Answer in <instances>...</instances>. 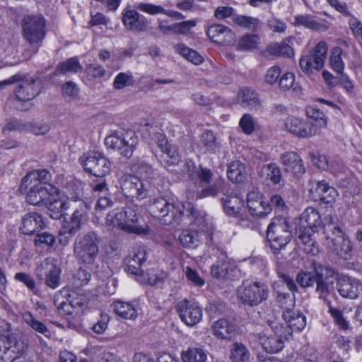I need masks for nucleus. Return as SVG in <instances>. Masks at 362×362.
<instances>
[{
    "mask_svg": "<svg viewBox=\"0 0 362 362\" xmlns=\"http://www.w3.org/2000/svg\"><path fill=\"white\" fill-rule=\"evenodd\" d=\"M0 330V358L13 362L27 354L29 341L21 332L12 329L9 322L3 321Z\"/></svg>",
    "mask_w": 362,
    "mask_h": 362,
    "instance_id": "7ed1b4c3",
    "label": "nucleus"
},
{
    "mask_svg": "<svg viewBox=\"0 0 362 362\" xmlns=\"http://www.w3.org/2000/svg\"><path fill=\"white\" fill-rule=\"evenodd\" d=\"M274 332H276L274 331ZM284 337H280L278 334L275 333L274 337H267L263 334H258L257 337V341L265 351L268 353H276L281 351L284 347V341L282 339Z\"/></svg>",
    "mask_w": 362,
    "mask_h": 362,
    "instance_id": "c85d7f7f",
    "label": "nucleus"
},
{
    "mask_svg": "<svg viewBox=\"0 0 362 362\" xmlns=\"http://www.w3.org/2000/svg\"><path fill=\"white\" fill-rule=\"evenodd\" d=\"M224 211L230 216H236L243 206V200L238 196L226 195L222 198Z\"/></svg>",
    "mask_w": 362,
    "mask_h": 362,
    "instance_id": "473e14b6",
    "label": "nucleus"
},
{
    "mask_svg": "<svg viewBox=\"0 0 362 362\" xmlns=\"http://www.w3.org/2000/svg\"><path fill=\"white\" fill-rule=\"evenodd\" d=\"M228 178L233 182H242L245 178V168L239 160L232 161L228 167Z\"/></svg>",
    "mask_w": 362,
    "mask_h": 362,
    "instance_id": "58836bf2",
    "label": "nucleus"
},
{
    "mask_svg": "<svg viewBox=\"0 0 362 362\" xmlns=\"http://www.w3.org/2000/svg\"><path fill=\"white\" fill-rule=\"evenodd\" d=\"M338 291L344 298L355 299L362 291V285L355 279H342L338 281Z\"/></svg>",
    "mask_w": 362,
    "mask_h": 362,
    "instance_id": "b1692460",
    "label": "nucleus"
},
{
    "mask_svg": "<svg viewBox=\"0 0 362 362\" xmlns=\"http://www.w3.org/2000/svg\"><path fill=\"white\" fill-rule=\"evenodd\" d=\"M135 8L140 11L153 16L163 14V12H164L163 6L150 3H138L135 5Z\"/></svg>",
    "mask_w": 362,
    "mask_h": 362,
    "instance_id": "052dcab7",
    "label": "nucleus"
},
{
    "mask_svg": "<svg viewBox=\"0 0 362 362\" xmlns=\"http://www.w3.org/2000/svg\"><path fill=\"white\" fill-rule=\"evenodd\" d=\"M68 296L78 315H81L87 305L86 296L76 292H71Z\"/></svg>",
    "mask_w": 362,
    "mask_h": 362,
    "instance_id": "6e6d98bb",
    "label": "nucleus"
},
{
    "mask_svg": "<svg viewBox=\"0 0 362 362\" xmlns=\"http://www.w3.org/2000/svg\"><path fill=\"white\" fill-rule=\"evenodd\" d=\"M269 293V288L265 283L245 280L238 287L237 295L243 304L253 307L266 300Z\"/></svg>",
    "mask_w": 362,
    "mask_h": 362,
    "instance_id": "39448f33",
    "label": "nucleus"
},
{
    "mask_svg": "<svg viewBox=\"0 0 362 362\" xmlns=\"http://www.w3.org/2000/svg\"><path fill=\"white\" fill-rule=\"evenodd\" d=\"M315 292L320 299L324 300L328 307L331 306L330 298L334 296V289L333 281H316Z\"/></svg>",
    "mask_w": 362,
    "mask_h": 362,
    "instance_id": "72a5a7b5",
    "label": "nucleus"
},
{
    "mask_svg": "<svg viewBox=\"0 0 362 362\" xmlns=\"http://www.w3.org/2000/svg\"><path fill=\"white\" fill-rule=\"evenodd\" d=\"M259 175L264 179L271 180L274 184H278L281 180L280 168L274 163L264 165L260 171Z\"/></svg>",
    "mask_w": 362,
    "mask_h": 362,
    "instance_id": "79ce46f5",
    "label": "nucleus"
},
{
    "mask_svg": "<svg viewBox=\"0 0 362 362\" xmlns=\"http://www.w3.org/2000/svg\"><path fill=\"white\" fill-rule=\"evenodd\" d=\"M280 160L285 170L293 175L300 176L305 173L303 160L297 153L294 152L285 153L281 155Z\"/></svg>",
    "mask_w": 362,
    "mask_h": 362,
    "instance_id": "4be33fe9",
    "label": "nucleus"
},
{
    "mask_svg": "<svg viewBox=\"0 0 362 362\" xmlns=\"http://www.w3.org/2000/svg\"><path fill=\"white\" fill-rule=\"evenodd\" d=\"M146 251L144 246L139 245L132 248L126 258V271L134 275L142 273L141 265L146 261Z\"/></svg>",
    "mask_w": 362,
    "mask_h": 362,
    "instance_id": "a211bd4d",
    "label": "nucleus"
},
{
    "mask_svg": "<svg viewBox=\"0 0 362 362\" xmlns=\"http://www.w3.org/2000/svg\"><path fill=\"white\" fill-rule=\"evenodd\" d=\"M333 239L334 250L337 255L344 259H349L352 250L351 243L349 239L344 237V233L337 234Z\"/></svg>",
    "mask_w": 362,
    "mask_h": 362,
    "instance_id": "2f4dec72",
    "label": "nucleus"
},
{
    "mask_svg": "<svg viewBox=\"0 0 362 362\" xmlns=\"http://www.w3.org/2000/svg\"><path fill=\"white\" fill-rule=\"evenodd\" d=\"M61 269L54 258H46L36 269V274L40 281H45L47 286L56 288L60 283Z\"/></svg>",
    "mask_w": 362,
    "mask_h": 362,
    "instance_id": "f8f14e48",
    "label": "nucleus"
},
{
    "mask_svg": "<svg viewBox=\"0 0 362 362\" xmlns=\"http://www.w3.org/2000/svg\"><path fill=\"white\" fill-rule=\"evenodd\" d=\"M230 358L233 362H246L250 358V352L243 344L235 342L232 345Z\"/></svg>",
    "mask_w": 362,
    "mask_h": 362,
    "instance_id": "c03bdc74",
    "label": "nucleus"
},
{
    "mask_svg": "<svg viewBox=\"0 0 362 362\" xmlns=\"http://www.w3.org/2000/svg\"><path fill=\"white\" fill-rule=\"evenodd\" d=\"M183 362H206L207 355L202 348L189 347L181 353Z\"/></svg>",
    "mask_w": 362,
    "mask_h": 362,
    "instance_id": "4c0bfd02",
    "label": "nucleus"
},
{
    "mask_svg": "<svg viewBox=\"0 0 362 362\" xmlns=\"http://www.w3.org/2000/svg\"><path fill=\"white\" fill-rule=\"evenodd\" d=\"M235 267L228 261L226 259H221L211 266V274L213 277L217 279H229L233 276L232 273L235 272Z\"/></svg>",
    "mask_w": 362,
    "mask_h": 362,
    "instance_id": "c756f323",
    "label": "nucleus"
},
{
    "mask_svg": "<svg viewBox=\"0 0 362 362\" xmlns=\"http://www.w3.org/2000/svg\"><path fill=\"white\" fill-rule=\"evenodd\" d=\"M233 21L239 26L252 31L257 30L261 26L259 19L251 16L235 15L233 17Z\"/></svg>",
    "mask_w": 362,
    "mask_h": 362,
    "instance_id": "a18cd8bd",
    "label": "nucleus"
},
{
    "mask_svg": "<svg viewBox=\"0 0 362 362\" xmlns=\"http://www.w3.org/2000/svg\"><path fill=\"white\" fill-rule=\"evenodd\" d=\"M50 174L46 170L30 171L22 179L20 190L26 192V202L32 205L46 204L57 193V189L49 183Z\"/></svg>",
    "mask_w": 362,
    "mask_h": 362,
    "instance_id": "f03ea898",
    "label": "nucleus"
},
{
    "mask_svg": "<svg viewBox=\"0 0 362 362\" xmlns=\"http://www.w3.org/2000/svg\"><path fill=\"white\" fill-rule=\"evenodd\" d=\"M23 320L33 329L35 331L44 334L45 337L50 335V332L46 327V325L35 319L30 313H26L23 315Z\"/></svg>",
    "mask_w": 362,
    "mask_h": 362,
    "instance_id": "8fccbe9b",
    "label": "nucleus"
},
{
    "mask_svg": "<svg viewBox=\"0 0 362 362\" xmlns=\"http://www.w3.org/2000/svg\"><path fill=\"white\" fill-rule=\"evenodd\" d=\"M197 24L195 20H189L180 23H174L175 34L186 35L190 29Z\"/></svg>",
    "mask_w": 362,
    "mask_h": 362,
    "instance_id": "338daca9",
    "label": "nucleus"
},
{
    "mask_svg": "<svg viewBox=\"0 0 362 362\" xmlns=\"http://www.w3.org/2000/svg\"><path fill=\"white\" fill-rule=\"evenodd\" d=\"M115 313L123 319L135 320L137 317V310L133 303L115 301Z\"/></svg>",
    "mask_w": 362,
    "mask_h": 362,
    "instance_id": "c9c22d12",
    "label": "nucleus"
},
{
    "mask_svg": "<svg viewBox=\"0 0 362 362\" xmlns=\"http://www.w3.org/2000/svg\"><path fill=\"white\" fill-rule=\"evenodd\" d=\"M201 144L206 151L215 153L218 148V144L215 135L211 131L206 130L203 132L201 136Z\"/></svg>",
    "mask_w": 362,
    "mask_h": 362,
    "instance_id": "864d4df0",
    "label": "nucleus"
},
{
    "mask_svg": "<svg viewBox=\"0 0 362 362\" xmlns=\"http://www.w3.org/2000/svg\"><path fill=\"white\" fill-rule=\"evenodd\" d=\"M120 188L127 197L143 199L146 192L140 179L131 175H125L119 179Z\"/></svg>",
    "mask_w": 362,
    "mask_h": 362,
    "instance_id": "dca6fc26",
    "label": "nucleus"
},
{
    "mask_svg": "<svg viewBox=\"0 0 362 362\" xmlns=\"http://www.w3.org/2000/svg\"><path fill=\"white\" fill-rule=\"evenodd\" d=\"M20 83L16 89V97L21 101H30L38 95L42 89L41 82L37 78H26L21 75Z\"/></svg>",
    "mask_w": 362,
    "mask_h": 362,
    "instance_id": "2eb2a0df",
    "label": "nucleus"
},
{
    "mask_svg": "<svg viewBox=\"0 0 362 362\" xmlns=\"http://www.w3.org/2000/svg\"><path fill=\"white\" fill-rule=\"evenodd\" d=\"M327 49V45L325 42H319L315 47L313 53L300 57L299 65L301 70L308 75L312 74L314 70H321L325 64Z\"/></svg>",
    "mask_w": 362,
    "mask_h": 362,
    "instance_id": "1a4fd4ad",
    "label": "nucleus"
},
{
    "mask_svg": "<svg viewBox=\"0 0 362 362\" xmlns=\"http://www.w3.org/2000/svg\"><path fill=\"white\" fill-rule=\"evenodd\" d=\"M47 206L49 216L53 219H59L66 215L65 211L69 208V204L62 199H54V197L45 204Z\"/></svg>",
    "mask_w": 362,
    "mask_h": 362,
    "instance_id": "7c9ffc66",
    "label": "nucleus"
},
{
    "mask_svg": "<svg viewBox=\"0 0 362 362\" xmlns=\"http://www.w3.org/2000/svg\"><path fill=\"white\" fill-rule=\"evenodd\" d=\"M247 206L249 213L252 216H264L272 211V206L269 203L264 201L261 196L255 192L247 194Z\"/></svg>",
    "mask_w": 362,
    "mask_h": 362,
    "instance_id": "f3484780",
    "label": "nucleus"
},
{
    "mask_svg": "<svg viewBox=\"0 0 362 362\" xmlns=\"http://www.w3.org/2000/svg\"><path fill=\"white\" fill-rule=\"evenodd\" d=\"M134 83L132 73H119L115 78V88L122 89Z\"/></svg>",
    "mask_w": 362,
    "mask_h": 362,
    "instance_id": "bf43d9fd",
    "label": "nucleus"
},
{
    "mask_svg": "<svg viewBox=\"0 0 362 362\" xmlns=\"http://www.w3.org/2000/svg\"><path fill=\"white\" fill-rule=\"evenodd\" d=\"M310 192L315 199H318L320 197H322V194L325 192H329V195H333L334 194V188L330 187L327 182L322 180L315 182V185L310 187Z\"/></svg>",
    "mask_w": 362,
    "mask_h": 362,
    "instance_id": "603ef678",
    "label": "nucleus"
},
{
    "mask_svg": "<svg viewBox=\"0 0 362 362\" xmlns=\"http://www.w3.org/2000/svg\"><path fill=\"white\" fill-rule=\"evenodd\" d=\"M117 225L122 230L137 235H146L148 233V227L140 226L136 224L137 214L132 207L117 209L115 214Z\"/></svg>",
    "mask_w": 362,
    "mask_h": 362,
    "instance_id": "9b49d317",
    "label": "nucleus"
},
{
    "mask_svg": "<svg viewBox=\"0 0 362 362\" xmlns=\"http://www.w3.org/2000/svg\"><path fill=\"white\" fill-rule=\"evenodd\" d=\"M291 232L285 218H275L268 226L267 238L274 250H279L290 241Z\"/></svg>",
    "mask_w": 362,
    "mask_h": 362,
    "instance_id": "423d86ee",
    "label": "nucleus"
},
{
    "mask_svg": "<svg viewBox=\"0 0 362 362\" xmlns=\"http://www.w3.org/2000/svg\"><path fill=\"white\" fill-rule=\"evenodd\" d=\"M306 115L311 121H307L310 123L312 129L315 130L316 134H319L321 129L327 127V117L322 111H320L317 105H310L306 107Z\"/></svg>",
    "mask_w": 362,
    "mask_h": 362,
    "instance_id": "cd10ccee",
    "label": "nucleus"
},
{
    "mask_svg": "<svg viewBox=\"0 0 362 362\" xmlns=\"http://www.w3.org/2000/svg\"><path fill=\"white\" fill-rule=\"evenodd\" d=\"M84 170L95 177H104L110 171L111 163L101 153L88 151L79 158Z\"/></svg>",
    "mask_w": 362,
    "mask_h": 362,
    "instance_id": "0eeeda50",
    "label": "nucleus"
},
{
    "mask_svg": "<svg viewBox=\"0 0 362 362\" xmlns=\"http://www.w3.org/2000/svg\"><path fill=\"white\" fill-rule=\"evenodd\" d=\"M300 224L306 230L308 228L313 233L321 226L322 221L318 211L314 208H307L300 215Z\"/></svg>",
    "mask_w": 362,
    "mask_h": 362,
    "instance_id": "a878e982",
    "label": "nucleus"
},
{
    "mask_svg": "<svg viewBox=\"0 0 362 362\" xmlns=\"http://www.w3.org/2000/svg\"><path fill=\"white\" fill-rule=\"evenodd\" d=\"M336 221L337 218L334 216L329 214L324 218L322 224L327 232H332L334 235L341 234L342 230Z\"/></svg>",
    "mask_w": 362,
    "mask_h": 362,
    "instance_id": "680f3d73",
    "label": "nucleus"
},
{
    "mask_svg": "<svg viewBox=\"0 0 362 362\" xmlns=\"http://www.w3.org/2000/svg\"><path fill=\"white\" fill-rule=\"evenodd\" d=\"M303 228L301 226L299 228L298 238L305 246L304 250L306 252L315 254L317 248L315 246V241L312 239L313 233L308 228L303 230H302Z\"/></svg>",
    "mask_w": 362,
    "mask_h": 362,
    "instance_id": "09e8293b",
    "label": "nucleus"
},
{
    "mask_svg": "<svg viewBox=\"0 0 362 362\" xmlns=\"http://www.w3.org/2000/svg\"><path fill=\"white\" fill-rule=\"evenodd\" d=\"M239 126L244 134L250 135L255 131V121L250 114L246 113L240 118Z\"/></svg>",
    "mask_w": 362,
    "mask_h": 362,
    "instance_id": "13d9d810",
    "label": "nucleus"
},
{
    "mask_svg": "<svg viewBox=\"0 0 362 362\" xmlns=\"http://www.w3.org/2000/svg\"><path fill=\"white\" fill-rule=\"evenodd\" d=\"M90 274L86 270L79 268L74 274V284L76 286L86 284L90 279Z\"/></svg>",
    "mask_w": 362,
    "mask_h": 362,
    "instance_id": "774afa93",
    "label": "nucleus"
},
{
    "mask_svg": "<svg viewBox=\"0 0 362 362\" xmlns=\"http://www.w3.org/2000/svg\"><path fill=\"white\" fill-rule=\"evenodd\" d=\"M22 32L29 44L41 42L45 35V18L40 15L25 16L22 21Z\"/></svg>",
    "mask_w": 362,
    "mask_h": 362,
    "instance_id": "6e6552de",
    "label": "nucleus"
},
{
    "mask_svg": "<svg viewBox=\"0 0 362 362\" xmlns=\"http://www.w3.org/2000/svg\"><path fill=\"white\" fill-rule=\"evenodd\" d=\"M123 23L129 29L134 31H144L146 30L148 22L146 18L141 16L134 10L127 11L123 16Z\"/></svg>",
    "mask_w": 362,
    "mask_h": 362,
    "instance_id": "bb28decb",
    "label": "nucleus"
},
{
    "mask_svg": "<svg viewBox=\"0 0 362 362\" xmlns=\"http://www.w3.org/2000/svg\"><path fill=\"white\" fill-rule=\"evenodd\" d=\"M207 35L214 42L230 45L235 42V33L226 26L220 24H214L207 30Z\"/></svg>",
    "mask_w": 362,
    "mask_h": 362,
    "instance_id": "aec40b11",
    "label": "nucleus"
},
{
    "mask_svg": "<svg viewBox=\"0 0 362 362\" xmlns=\"http://www.w3.org/2000/svg\"><path fill=\"white\" fill-rule=\"evenodd\" d=\"M148 210L151 216L165 226L180 227L189 225L191 229L197 230L199 233L206 226L205 215L190 202L175 205L163 197H159L148 205Z\"/></svg>",
    "mask_w": 362,
    "mask_h": 362,
    "instance_id": "f257e3e1",
    "label": "nucleus"
},
{
    "mask_svg": "<svg viewBox=\"0 0 362 362\" xmlns=\"http://www.w3.org/2000/svg\"><path fill=\"white\" fill-rule=\"evenodd\" d=\"M282 314V317L286 323V326L281 325L272 326L274 331L280 337L288 339L293 331L299 332L303 330L306 325L305 317L299 312H295L287 307Z\"/></svg>",
    "mask_w": 362,
    "mask_h": 362,
    "instance_id": "9d476101",
    "label": "nucleus"
},
{
    "mask_svg": "<svg viewBox=\"0 0 362 362\" xmlns=\"http://www.w3.org/2000/svg\"><path fill=\"white\" fill-rule=\"evenodd\" d=\"M162 152L167 156L168 159L165 161V168L168 170H171L170 169V167L178 165L180 161V155L175 145L170 144Z\"/></svg>",
    "mask_w": 362,
    "mask_h": 362,
    "instance_id": "de8ad7c7",
    "label": "nucleus"
},
{
    "mask_svg": "<svg viewBox=\"0 0 362 362\" xmlns=\"http://www.w3.org/2000/svg\"><path fill=\"white\" fill-rule=\"evenodd\" d=\"M199 236L197 230H183L179 235V242L184 247H196L199 243Z\"/></svg>",
    "mask_w": 362,
    "mask_h": 362,
    "instance_id": "ea45409f",
    "label": "nucleus"
},
{
    "mask_svg": "<svg viewBox=\"0 0 362 362\" xmlns=\"http://www.w3.org/2000/svg\"><path fill=\"white\" fill-rule=\"evenodd\" d=\"M211 331L218 339L230 340L235 334L236 327L228 320L222 318L214 322Z\"/></svg>",
    "mask_w": 362,
    "mask_h": 362,
    "instance_id": "5701e85b",
    "label": "nucleus"
},
{
    "mask_svg": "<svg viewBox=\"0 0 362 362\" xmlns=\"http://www.w3.org/2000/svg\"><path fill=\"white\" fill-rule=\"evenodd\" d=\"M259 37L256 35H246L242 37L238 44L239 50H250L256 48Z\"/></svg>",
    "mask_w": 362,
    "mask_h": 362,
    "instance_id": "4d7b16f0",
    "label": "nucleus"
},
{
    "mask_svg": "<svg viewBox=\"0 0 362 362\" xmlns=\"http://www.w3.org/2000/svg\"><path fill=\"white\" fill-rule=\"evenodd\" d=\"M314 268L316 281H332L330 280L335 274L333 269L327 266H323L315 261L312 263Z\"/></svg>",
    "mask_w": 362,
    "mask_h": 362,
    "instance_id": "49530a36",
    "label": "nucleus"
},
{
    "mask_svg": "<svg viewBox=\"0 0 362 362\" xmlns=\"http://www.w3.org/2000/svg\"><path fill=\"white\" fill-rule=\"evenodd\" d=\"M238 101L243 106L255 108L259 105L257 94L250 88H243L237 95Z\"/></svg>",
    "mask_w": 362,
    "mask_h": 362,
    "instance_id": "e433bc0d",
    "label": "nucleus"
},
{
    "mask_svg": "<svg viewBox=\"0 0 362 362\" xmlns=\"http://www.w3.org/2000/svg\"><path fill=\"white\" fill-rule=\"evenodd\" d=\"M221 182H216L197 193V197L199 199L205 198L207 197H216L220 191Z\"/></svg>",
    "mask_w": 362,
    "mask_h": 362,
    "instance_id": "0e129e2a",
    "label": "nucleus"
},
{
    "mask_svg": "<svg viewBox=\"0 0 362 362\" xmlns=\"http://www.w3.org/2000/svg\"><path fill=\"white\" fill-rule=\"evenodd\" d=\"M99 240L93 231L79 235L74 243V253L78 261L92 264L99 252Z\"/></svg>",
    "mask_w": 362,
    "mask_h": 362,
    "instance_id": "20e7f679",
    "label": "nucleus"
},
{
    "mask_svg": "<svg viewBox=\"0 0 362 362\" xmlns=\"http://www.w3.org/2000/svg\"><path fill=\"white\" fill-rule=\"evenodd\" d=\"M284 126L289 132L298 137L308 138L316 135L315 130L312 129L310 123L298 118H287Z\"/></svg>",
    "mask_w": 362,
    "mask_h": 362,
    "instance_id": "6ab92c4d",
    "label": "nucleus"
},
{
    "mask_svg": "<svg viewBox=\"0 0 362 362\" xmlns=\"http://www.w3.org/2000/svg\"><path fill=\"white\" fill-rule=\"evenodd\" d=\"M44 227L45 223L42 216L36 212H30L23 217L20 229L23 234L33 235Z\"/></svg>",
    "mask_w": 362,
    "mask_h": 362,
    "instance_id": "412c9836",
    "label": "nucleus"
},
{
    "mask_svg": "<svg viewBox=\"0 0 362 362\" xmlns=\"http://www.w3.org/2000/svg\"><path fill=\"white\" fill-rule=\"evenodd\" d=\"M176 308L181 320L187 326L192 327L202 320V310L193 301L185 299L178 302Z\"/></svg>",
    "mask_w": 362,
    "mask_h": 362,
    "instance_id": "4468645a",
    "label": "nucleus"
},
{
    "mask_svg": "<svg viewBox=\"0 0 362 362\" xmlns=\"http://www.w3.org/2000/svg\"><path fill=\"white\" fill-rule=\"evenodd\" d=\"M294 24L296 25H302L315 30H320L323 27V25L315 21L313 16L308 14L296 16L295 17Z\"/></svg>",
    "mask_w": 362,
    "mask_h": 362,
    "instance_id": "3c124183",
    "label": "nucleus"
},
{
    "mask_svg": "<svg viewBox=\"0 0 362 362\" xmlns=\"http://www.w3.org/2000/svg\"><path fill=\"white\" fill-rule=\"evenodd\" d=\"M316 278L308 272H300L296 277L298 284L303 288L312 286Z\"/></svg>",
    "mask_w": 362,
    "mask_h": 362,
    "instance_id": "69168bd1",
    "label": "nucleus"
},
{
    "mask_svg": "<svg viewBox=\"0 0 362 362\" xmlns=\"http://www.w3.org/2000/svg\"><path fill=\"white\" fill-rule=\"evenodd\" d=\"M83 217V210L76 209L73 213L69 221H64L63 224V230L64 233L70 235L75 234L81 228V219Z\"/></svg>",
    "mask_w": 362,
    "mask_h": 362,
    "instance_id": "a19ab883",
    "label": "nucleus"
},
{
    "mask_svg": "<svg viewBox=\"0 0 362 362\" xmlns=\"http://www.w3.org/2000/svg\"><path fill=\"white\" fill-rule=\"evenodd\" d=\"M56 297L57 296L54 298V303L61 315H78L76 310L74 308L69 298H68L66 301H62L58 303V300Z\"/></svg>",
    "mask_w": 362,
    "mask_h": 362,
    "instance_id": "e2e57ef3",
    "label": "nucleus"
},
{
    "mask_svg": "<svg viewBox=\"0 0 362 362\" xmlns=\"http://www.w3.org/2000/svg\"><path fill=\"white\" fill-rule=\"evenodd\" d=\"M81 70L82 66L78 59L76 57H71L59 63L56 69V72L63 75H67L78 73Z\"/></svg>",
    "mask_w": 362,
    "mask_h": 362,
    "instance_id": "37998d69",
    "label": "nucleus"
},
{
    "mask_svg": "<svg viewBox=\"0 0 362 362\" xmlns=\"http://www.w3.org/2000/svg\"><path fill=\"white\" fill-rule=\"evenodd\" d=\"M185 166L192 180H199L203 184L211 182L214 174L210 169L202 165L197 167L191 160L186 162Z\"/></svg>",
    "mask_w": 362,
    "mask_h": 362,
    "instance_id": "393cba45",
    "label": "nucleus"
},
{
    "mask_svg": "<svg viewBox=\"0 0 362 362\" xmlns=\"http://www.w3.org/2000/svg\"><path fill=\"white\" fill-rule=\"evenodd\" d=\"M342 49L336 47L333 49L329 58V62L332 68L338 74H342L344 70V63L341 59Z\"/></svg>",
    "mask_w": 362,
    "mask_h": 362,
    "instance_id": "5fc2aeb1",
    "label": "nucleus"
},
{
    "mask_svg": "<svg viewBox=\"0 0 362 362\" xmlns=\"http://www.w3.org/2000/svg\"><path fill=\"white\" fill-rule=\"evenodd\" d=\"M175 49L177 53L194 65H199L204 61V57L199 53L196 50L187 47L183 43L176 45L175 46Z\"/></svg>",
    "mask_w": 362,
    "mask_h": 362,
    "instance_id": "f704fd0d",
    "label": "nucleus"
},
{
    "mask_svg": "<svg viewBox=\"0 0 362 362\" xmlns=\"http://www.w3.org/2000/svg\"><path fill=\"white\" fill-rule=\"evenodd\" d=\"M115 148L125 158L132 157L138 144V136L135 132L129 129L115 130Z\"/></svg>",
    "mask_w": 362,
    "mask_h": 362,
    "instance_id": "ddd939ff",
    "label": "nucleus"
}]
</instances>
